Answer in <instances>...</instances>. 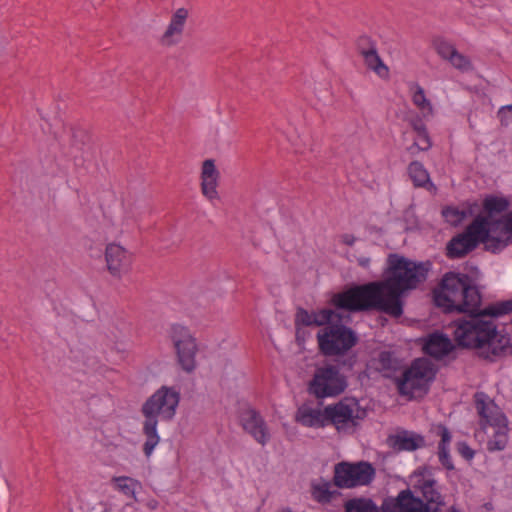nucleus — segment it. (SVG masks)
<instances>
[{"label": "nucleus", "instance_id": "7ed1b4c3", "mask_svg": "<svg viewBox=\"0 0 512 512\" xmlns=\"http://www.w3.org/2000/svg\"><path fill=\"white\" fill-rule=\"evenodd\" d=\"M180 399V390L177 387L163 385L142 404L140 409L144 417L142 433L146 438L143 453L146 457L151 456L160 442L157 431L159 421L170 422L174 419Z\"/></svg>", "mask_w": 512, "mask_h": 512}, {"label": "nucleus", "instance_id": "423d86ee", "mask_svg": "<svg viewBox=\"0 0 512 512\" xmlns=\"http://www.w3.org/2000/svg\"><path fill=\"white\" fill-rule=\"evenodd\" d=\"M474 402L480 417L481 428L486 429L487 426L495 428L494 434L487 441V450L491 453L503 451L509 441L508 419L505 413L484 392L475 393Z\"/></svg>", "mask_w": 512, "mask_h": 512}, {"label": "nucleus", "instance_id": "a18cd8bd", "mask_svg": "<svg viewBox=\"0 0 512 512\" xmlns=\"http://www.w3.org/2000/svg\"><path fill=\"white\" fill-rule=\"evenodd\" d=\"M355 237L351 234L342 235V243L347 246H352L355 243Z\"/></svg>", "mask_w": 512, "mask_h": 512}, {"label": "nucleus", "instance_id": "f8f14e48", "mask_svg": "<svg viewBox=\"0 0 512 512\" xmlns=\"http://www.w3.org/2000/svg\"><path fill=\"white\" fill-rule=\"evenodd\" d=\"M479 246L477 215L466 228L446 244L445 256L450 260L465 258Z\"/></svg>", "mask_w": 512, "mask_h": 512}, {"label": "nucleus", "instance_id": "ddd939ff", "mask_svg": "<svg viewBox=\"0 0 512 512\" xmlns=\"http://www.w3.org/2000/svg\"><path fill=\"white\" fill-rule=\"evenodd\" d=\"M239 423L242 429L260 445L265 446L270 441L268 425L256 409L251 407L243 409L239 414Z\"/></svg>", "mask_w": 512, "mask_h": 512}, {"label": "nucleus", "instance_id": "37998d69", "mask_svg": "<svg viewBox=\"0 0 512 512\" xmlns=\"http://www.w3.org/2000/svg\"><path fill=\"white\" fill-rule=\"evenodd\" d=\"M498 118L502 125L512 122V105L502 106L498 111Z\"/></svg>", "mask_w": 512, "mask_h": 512}, {"label": "nucleus", "instance_id": "a19ab883", "mask_svg": "<svg viewBox=\"0 0 512 512\" xmlns=\"http://www.w3.org/2000/svg\"><path fill=\"white\" fill-rule=\"evenodd\" d=\"M438 458L441 465L448 471L455 469L451 459L449 448H438Z\"/></svg>", "mask_w": 512, "mask_h": 512}, {"label": "nucleus", "instance_id": "0eeeda50", "mask_svg": "<svg viewBox=\"0 0 512 512\" xmlns=\"http://www.w3.org/2000/svg\"><path fill=\"white\" fill-rule=\"evenodd\" d=\"M437 368L431 360L422 357L414 359L409 367L395 378V386L400 396L413 399L416 393L426 395L435 380Z\"/></svg>", "mask_w": 512, "mask_h": 512}, {"label": "nucleus", "instance_id": "c03bdc74", "mask_svg": "<svg viewBox=\"0 0 512 512\" xmlns=\"http://www.w3.org/2000/svg\"><path fill=\"white\" fill-rule=\"evenodd\" d=\"M479 210V203L476 200L466 201L463 203L462 211L465 214V219L471 216H474L476 212Z\"/></svg>", "mask_w": 512, "mask_h": 512}, {"label": "nucleus", "instance_id": "de8ad7c7", "mask_svg": "<svg viewBox=\"0 0 512 512\" xmlns=\"http://www.w3.org/2000/svg\"><path fill=\"white\" fill-rule=\"evenodd\" d=\"M506 229L509 231V235L512 236V210L507 213Z\"/></svg>", "mask_w": 512, "mask_h": 512}, {"label": "nucleus", "instance_id": "4c0bfd02", "mask_svg": "<svg viewBox=\"0 0 512 512\" xmlns=\"http://www.w3.org/2000/svg\"><path fill=\"white\" fill-rule=\"evenodd\" d=\"M482 218H485L488 222L485 227L489 230V233L500 230L504 234H509V231L506 229L507 213L498 219H492V216L484 215H482Z\"/></svg>", "mask_w": 512, "mask_h": 512}, {"label": "nucleus", "instance_id": "b1692460", "mask_svg": "<svg viewBox=\"0 0 512 512\" xmlns=\"http://www.w3.org/2000/svg\"><path fill=\"white\" fill-rule=\"evenodd\" d=\"M433 302L435 306L440 308L444 313H461L460 301L450 295L449 292L442 289L440 285L433 290Z\"/></svg>", "mask_w": 512, "mask_h": 512}, {"label": "nucleus", "instance_id": "473e14b6", "mask_svg": "<svg viewBox=\"0 0 512 512\" xmlns=\"http://www.w3.org/2000/svg\"><path fill=\"white\" fill-rule=\"evenodd\" d=\"M413 87L415 88L412 95L413 104L422 111L427 110L429 113H432L433 107L430 101L427 99L424 89L417 83H415Z\"/></svg>", "mask_w": 512, "mask_h": 512}, {"label": "nucleus", "instance_id": "dca6fc26", "mask_svg": "<svg viewBox=\"0 0 512 512\" xmlns=\"http://www.w3.org/2000/svg\"><path fill=\"white\" fill-rule=\"evenodd\" d=\"M324 417L326 419V426L331 424L338 431L351 426L352 407L349 405L348 398L324 407Z\"/></svg>", "mask_w": 512, "mask_h": 512}, {"label": "nucleus", "instance_id": "49530a36", "mask_svg": "<svg viewBox=\"0 0 512 512\" xmlns=\"http://www.w3.org/2000/svg\"><path fill=\"white\" fill-rule=\"evenodd\" d=\"M357 263L362 268L367 269L370 266V258L369 257H365V256H361V257L357 258Z\"/></svg>", "mask_w": 512, "mask_h": 512}, {"label": "nucleus", "instance_id": "6ab92c4d", "mask_svg": "<svg viewBox=\"0 0 512 512\" xmlns=\"http://www.w3.org/2000/svg\"><path fill=\"white\" fill-rule=\"evenodd\" d=\"M219 171L216 169L214 160L206 159L202 164L201 191L210 201L219 199L217 191Z\"/></svg>", "mask_w": 512, "mask_h": 512}, {"label": "nucleus", "instance_id": "393cba45", "mask_svg": "<svg viewBox=\"0 0 512 512\" xmlns=\"http://www.w3.org/2000/svg\"><path fill=\"white\" fill-rule=\"evenodd\" d=\"M297 421L306 427H319L326 426V419L324 417V409L318 410L313 408H300L297 412Z\"/></svg>", "mask_w": 512, "mask_h": 512}, {"label": "nucleus", "instance_id": "aec40b11", "mask_svg": "<svg viewBox=\"0 0 512 512\" xmlns=\"http://www.w3.org/2000/svg\"><path fill=\"white\" fill-rule=\"evenodd\" d=\"M453 349L454 345L450 338L441 332L430 334L423 345L424 353L437 360L447 356Z\"/></svg>", "mask_w": 512, "mask_h": 512}, {"label": "nucleus", "instance_id": "7c9ffc66", "mask_svg": "<svg viewBox=\"0 0 512 512\" xmlns=\"http://www.w3.org/2000/svg\"><path fill=\"white\" fill-rule=\"evenodd\" d=\"M331 482L325 481L322 484L312 486V497L318 503H329L333 497L334 492L330 491Z\"/></svg>", "mask_w": 512, "mask_h": 512}, {"label": "nucleus", "instance_id": "1a4fd4ad", "mask_svg": "<svg viewBox=\"0 0 512 512\" xmlns=\"http://www.w3.org/2000/svg\"><path fill=\"white\" fill-rule=\"evenodd\" d=\"M347 386V377L337 365L324 364L316 367L307 390L316 399H325L339 396Z\"/></svg>", "mask_w": 512, "mask_h": 512}, {"label": "nucleus", "instance_id": "8fccbe9b", "mask_svg": "<svg viewBox=\"0 0 512 512\" xmlns=\"http://www.w3.org/2000/svg\"><path fill=\"white\" fill-rule=\"evenodd\" d=\"M448 512H460L459 509H457L455 506H451L449 509H448Z\"/></svg>", "mask_w": 512, "mask_h": 512}, {"label": "nucleus", "instance_id": "9b49d317", "mask_svg": "<svg viewBox=\"0 0 512 512\" xmlns=\"http://www.w3.org/2000/svg\"><path fill=\"white\" fill-rule=\"evenodd\" d=\"M171 339L176 350L179 365L184 371L188 373L193 372L196 368L195 357L198 350L196 339L186 327L178 324L171 327Z\"/></svg>", "mask_w": 512, "mask_h": 512}, {"label": "nucleus", "instance_id": "f704fd0d", "mask_svg": "<svg viewBox=\"0 0 512 512\" xmlns=\"http://www.w3.org/2000/svg\"><path fill=\"white\" fill-rule=\"evenodd\" d=\"M448 62L455 69L461 72H469L474 69L471 60L464 54L459 53L458 50L456 51V53L452 54V57L448 60Z\"/></svg>", "mask_w": 512, "mask_h": 512}, {"label": "nucleus", "instance_id": "a878e982", "mask_svg": "<svg viewBox=\"0 0 512 512\" xmlns=\"http://www.w3.org/2000/svg\"><path fill=\"white\" fill-rule=\"evenodd\" d=\"M112 483L123 495L137 501L136 494L142 489V484L139 480L129 476H115L112 478Z\"/></svg>", "mask_w": 512, "mask_h": 512}, {"label": "nucleus", "instance_id": "2f4dec72", "mask_svg": "<svg viewBox=\"0 0 512 512\" xmlns=\"http://www.w3.org/2000/svg\"><path fill=\"white\" fill-rule=\"evenodd\" d=\"M433 47L435 48L437 54L446 61H448L452 57V54L456 53L457 51L455 46L443 37L434 38Z\"/></svg>", "mask_w": 512, "mask_h": 512}, {"label": "nucleus", "instance_id": "4be33fe9", "mask_svg": "<svg viewBox=\"0 0 512 512\" xmlns=\"http://www.w3.org/2000/svg\"><path fill=\"white\" fill-rule=\"evenodd\" d=\"M189 12L186 8L177 9L170 20V23L162 35L160 42L164 46H171L178 43V40L173 39V36H181L183 33L186 20L188 18Z\"/></svg>", "mask_w": 512, "mask_h": 512}, {"label": "nucleus", "instance_id": "c85d7f7f", "mask_svg": "<svg viewBox=\"0 0 512 512\" xmlns=\"http://www.w3.org/2000/svg\"><path fill=\"white\" fill-rule=\"evenodd\" d=\"M364 59V62L367 68L373 70L379 76H387L388 67L383 63L381 57L377 52V47L373 50L364 51V54L361 55Z\"/></svg>", "mask_w": 512, "mask_h": 512}, {"label": "nucleus", "instance_id": "39448f33", "mask_svg": "<svg viewBox=\"0 0 512 512\" xmlns=\"http://www.w3.org/2000/svg\"><path fill=\"white\" fill-rule=\"evenodd\" d=\"M439 285L460 301V312L468 314L467 319L459 318L453 321L455 327L453 337L457 346L465 349H474L477 354V346L463 344V340L460 338V327L466 322L475 320L474 318L484 311V308L481 309L482 295L480 290L468 274L452 271L444 274Z\"/></svg>", "mask_w": 512, "mask_h": 512}, {"label": "nucleus", "instance_id": "f257e3e1", "mask_svg": "<svg viewBox=\"0 0 512 512\" xmlns=\"http://www.w3.org/2000/svg\"><path fill=\"white\" fill-rule=\"evenodd\" d=\"M387 263L383 280L353 285L334 294L331 304L352 313L378 311L400 317L403 314L401 297L426 281L431 262H415L392 253Z\"/></svg>", "mask_w": 512, "mask_h": 512}, {"label": "nucleus", "instance_id": "5701e85b", "mask_svg": "<svg viewBox=\"0 0 512 512\" xmlns=\"http://www.w3.org/2000/svg\"><path fill=\"white\" fill-rule=\"evenodd\" d=\"M407 170L409 177L411 178L415 187L425 188L427 190H436L435 185L432 183L430 179L428 171L425 169L424 165L421 162L412 161L408 165Z\"/></svg>", "mask_w": 512, "mask_h": 512}, {"label": "nucleus", "instance_id": "412c9836", "mask_svg": "<svg viewBox=\"0 0 512 512\" xmlns=\"http://www.w3.org/2000/svg\"><path fill=\"white\" fill-rule=\"evenodd\" d=\"M388 443L397 451H415L426 445L424 436L407 430H402L395 435H390L388 437Z\"/></svg>", "mask_w": 512, "mask_h": 512}, {"label": "nucleus", "instance_id": "ea45409f", "mask_svg": "<svg viewBox=\"0 0 512 512\" xmlns=\"http://www.w3.org/2000/svg\"><path fill=\"white\" fill-rule=\"evenodd\" d=\"M356 47L360 55L364 54V51H369L375 49L376 42L372 40L371 37L367 35L360 36L356 41Z\"/></svg>", "mask_w": 512, "mask_h": 512}, {"label": "nucleus", "instance_id": "2eb2a0df", "mask_svg": "<svg viewBox=\"0 0 512 512\" xmlns=\"http://www.w3.org/2000/svg\"><path fill=\"white\" fill-rule=\"evenodd\" d=\"M345 512H399L395 497H386L381 506L367 497H355L344 503Z\"/></svg>", "mask_w": 512, "mask_h": 512}, {"label": "nucleus", "instance_id": "bb28decb", "mask_svg": "<svg viewBox=\"0 0 512 512\" xmlns=\"http://www.w3.org/2000/svg\"><path fill=\"white\" fill-rule=\"evenodd\" d=\"M411 126L417 133L418 141H415L412 146L409 147V150L416 148L419 151H428L432 146V142L424 122L420 118H417L411 121Z\"/></svg>", "mask_w": 512, "mask_h": 512}, {"label": "nucleus", "instance_id": "58836bf2", "mask_svg": "<svg viewBox=\"0 0 512 512\" xmlns=\"http://www.w3.org/2000/svg\"><path fill=\"white\" fill-rule=\"evenodd\" d=\"M435 434L440 437L438 448H449L452 434L448 427L442 423L437 424L435 426Z\"/></svg>", "mask_w": 512, "mask_h": 512}, {"label": "nucleus", "instance_id": "79ce46f5", "mask_svg": "<svg viewBox=\"0 0 512 512\" xmlns=\"http://www.w3.org/2000/svg\"><path fill=\"white\" fill-rule=\"evenodd\" d=\"M457 451L467 461H471L475 456V451L465 441L457 443Z\"/></svg>", "mask_w": 512, "mask_h": 512}, {"label": "nucleus", "instance_id": "4468645a", "mask_svg": "<svg viewBox=\"0 0 512 512\" xmlns=\"http://www.w3.org/2000/svg\"><path fill=\"white\" fill-rule=\"evenodd\" d=\"M105 259L110 274L118 278L129 271L132 263L131 254L122 246L114 243L106 246Z\"/></svg>", "mask_w": 512, "mask_h": 512}, {"label": "nucleus", "instance_id": "e433bc0d", "mask_svg": "<svg viewBox=\"0 0 512 512\" xmlns=\"http://www.w3.org/2000/svg\"><path fill=\"white\" fill-rule=\"evenodd\" d=\"M349 405L352 407L351 427L357 428L360 422L367 417V410L360 406L356 398H348Z\"/></svg>", "mask_w": 512, "mask_h": 512}, {"label": "nucleus", "instance_id": "f03ea898", "mask_svg": "<svg viewBox=\"0 0 512 512\" xmlns=\"http://www.w3.org/2000/svg\"><path fill=\"white\" fill-rule=\"evenodd\" d=\"M512 313V298L491 304L484 308L479 316L460 327V338L463 344L478 347L477 356L487 362L494 363L499 359L512 355V337L504 330H498L492 320Z\"/></svg>", "mask_w": 512, "mask_h": 512}, {"label": "nucleus", "instance_id": "c756f323", "mask_svg": "<svg viewBox=\"0 0 512 512\" xmlns=\"http://www.w3.org/2000/svg\"><path fill=\"white\" fill-rule=\"evenodd\" d=\"M313 316L314 326H330L331 324H335L334 318H336V322L342 321V315L329 308H323L317 312H313Z\"/></svg>", "mask_w": 512, "mask_h": 512}, {"label": "nucleus", "instance_id": "c9c22d12", "mask_svg": "<svg viewBox=\"0 0 512 512\" xmlns=\"http://www.w3.org/2000/svg\"><path fill=\"white\" fill-rule=\"evenodd\" d=\"M294 324L297 334L299 333L301 327L314 326L313 313L310 314L305 308L298 307L295 313Z\"/></svg>", "mask_w": 512, "mask_h": 512}, {"label": "nucleus", "instance_id": "09e8293b", "mask_svg": "<svg viewBox=\"0 0 512 512\" xmlns=\"http://www.w3.org/2000/svg\"><path fill=\"white\" fill-rule=\"evenodd\" d=\"M278 512H294V511H292V509H291V508L286 507V508H282V509H280Z\"/></svg>", "mask_w": 512, "mask_h": 512}, {"label": "nucleus", "instance_id": "f3484780", "mask_svg": "<svg viewBox=\"0 0 512 512\" xmlns=\"http://www.w3.org/2000/svg\"><path fill=\"white\" fill-rule=\"evenodd\" d=\"M375 370L379 372L382 377L390 379L395 383V378H398V372L402 371L403 363L397 357L394 351L382 350L378 353L377 357L373 359Z\"/></svg>", "mask_w": 512, "mask_h": 512}, {"label": "nucleus", "instance_id": "a211bd4d", "mask_svg": "<svg viewBox=\"0 0 512 512\" xmlns=\"http://www.w3.org/2000/svg\"><path fill=\"white\" fill-rule=\"evenodd\" d=\"M478 223V240L479 244L484 245V249L493 254H498L503 251L510 243H512V236L507 234L506 238L499 236H493L489 233V230L485 227L488 224L485 218H482L481 214L477 215Z\"/></svg>", "mask_w": 512, "mask_h": 512}, {"label": "nucleus", "instance_id": "cd10ccee", "mask_svg": "<svg viewBox=\"0 0 512 512\" xmlns=\"http://www.w3.org/2000/svg\"><path fill=\"white\" fill-rule=\"evenodd\" d=\"M482 206L487 213L486 216H493L506 211L509 207V201L505 197L490 194L485 196Z\"/></svg>", "mask_w": 512, "mask_h": 512}, {"label": "nucleus", "instance_id": "20e7f679", "mask_svg": "<svg viewBox=\"0 0 512 512\" xmlns=\"http://www.w3.org/2000/svg\"><path fill=\"white\" fill-rule=\"evenodd\" d=\"M411 488L395 497L399 512H440L445 505L440 485L431 469L419 467L410 476Z\"/></svg>", "mask_w": 512, "mask_h": 512}, {"label": "nucleus", "instance_id": "6e6552de", "mask_svg": "<svg viewBox=\"0 0 512 512\" xmlns=\"http://www.w3.org/2000/svg\"><path fill=\"white\" fill-rule=\"evenodd\" d=\"M357 333L340 322H335L317 333L320 352L324 356H342L358 343Z\"/></svg>", "mask_w": 512, "mask_h": 512}, {"label": "nucleus", "instance_id": "9d476101", "mask_svg": "<svg viewBox=\"0 0 512 512\" xmlns=\"http://www.w3.org/2000/svg\"><path fill=\"white\" fill-rule=\"evenodd\" d=\"M376 470L367 461H341L334 465L332 484L339 489H352L369 485L375 478Z\"/></svg>", "mask_w": 512, "mask_h": 512}, {"label": "nucleus", "instance_id": "72a5a7b5", "mask_svg": "<svg viewBox=\"0 0 512 512\" xmlns=\"http://www.w3.org/2000/svg\"><path fill=\"white\" fill-rule=\"evenodd\" d=\"M442 216L452 226H458L465 220V214L462 209L453 206H445L442 209Z\"/></svg>", "mask_w": 512, "mask_h": 512}]
</instances>
